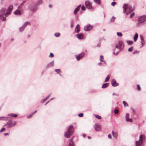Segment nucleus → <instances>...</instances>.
I'll list each match as a JSON object with an SVG mask.
<instances>
[{
	"mask_svg": "<svg viewBox=\"0 0 146 146\" xmlns=\"http://www.w3.org/2000/svg\"><path fill=\"white\" fill-rule=\"evenodd\" d=\"M13 8L12 5H10L8 8L5 12L6 9L3 8L0 10V19H1L2 21H5L6 20L5 16L7 17L9 15Z\"/></svg>",
	"mask_w": 146,
	"mask_h": 146,
	"instance_id": "obj_1",
	"label": "nucleus"
},
{
	"mask_svg": "<svg viewBox=\"0 0 146 146\" xmlns=\"http://www.w3.org/2000/svg\"><path fill=\"white\" fill-rule=\"evenodd\" d=\"M123 13H126V15H128L131 13L130 16V18H131L134 15L133 13H131L133 10V9L130 5H129L127 4H124L123 7Z\"/></svg>",
	"mask_w": 146,
	"mask_h": 146,
	"instance_id": "obj_2",
	"label": "nucleus"
},
{
	"mask_svg": "<svg viewBox=\"0 0 146 146\" xmlns=\"http://www.w3.org/2000/svg\"><path fill=\"white\" fill-rule=\"evenodd\" d=\"M74 131V128L72 125L70 126L67 129V130L65 133L64 136L66 138H68L73 134Z\"/></svg>",
	"mask_w": 146,
	"mask_h": 146,
	"instance_id": "obj_3",
	"label": "nucleus"
},
{
	"mask_svg": "<svg viewBox=\"0 0 146 146\" xmlns=\"http://www.w3.org/2000/svg\"><path fill=\"white\" fill-rule=\"evenodd\" d=\"M145 138L144 135H141L140 136L139 139L138 141H136L135 146H141L143 145L144 141V139Z\"/></svg>",
	"mask_w": 146,
	"mask_h": 146,
	"instance_id": "obj_4",
	"label": "nucleus"
},
{
	"mask_svg": "<svg viewBox=\"0 0 146 146\" xmlns=\"http://www.w3.org/2000/svg\"><path fill=\"white\" fill-rule=\"evenodd\" d=\"M146 21V15H144L140 16L138 19L137 22L139 23H142Z\"/></svg>",
	"mask_w": 146,
	"mask_h": 146,
	"instance_id": "obj_5",
	"label": "nucleus"
},
{
	"mask_svg": "<svg viewBox=\"0 0 146 146\" xmlns=\"http://www.w3.org/2000/svg\"><path fill=\"white\" fill-rule=\"evenodd\" d=\"M85 53L84 52H82L80 54L76 55V57L78 61H79L84 56Z\"/></svg>",
	"mask_w": 146,
	"mask_h": 146,
	"instance_id": "obj_6",
	"label": "nucleus"
},
{
	"mask_svg": "<svg viewBox=\"0 0 146 146\" xmlns=\"http://www.w3.org/2000/svg\"><path fill=\"white\" fill-rule=\"evenodd\" d=\"M94 128L96 131H100L101 129V125L98 123H96L94 125Z\"/></svg>",
	"mask_w": 146,
	"mask_h": 146,
	"instance_id": "obj_7",
	"label": "nucleus"
},
{
	"mask_svg": "<svg viewBox=\"0 0 146 146\" xmlns=\"http://www.w3.org/2000/svg\"><path fill=\"white\" fill-rule=\"evenodd\" d=\"M85 5L86 7L88 9H91L92 8V6L90 1H86L85 2Z\"/></svg>",
	"mask_w": 146,
	"mask_h": 146,
	"instance_id": "obj_8",
	"label": "nucleus"
},
{
	"mask_svg": "<svg viewBox=\"0 0 146 146\" xmlns=\"http://www.w3.org/2000/svg\"><path fill=\"white\" fill-rule=\"evenodd\" d=\"M38 6L35 4L34 6L31 7L30 8V9L32 12H34L37 10Z\"/></svg>",
	"mask_w": 146,
	"mask_h": 146,
	"instance_id": "obj_9",
	"label": "nucleus"
},
{
	"mask_svg": "<svg viewBox=\"0 0 146 146\" xmlns=\"http://www.w3.org/2000/svg\"><path fill=\"white\" fill-rule=\"evenodd\" d=\"M12 121L11 120H9L7 123V124L5 125V126H7V128H10L13 127V125L12 123Z\"/></svg>",
	"mask_w": 146,
	"mask_h": 146,
	"instance_id": "obj_10",
	"label": "nucleus"
},
{
	"mask_svg": "<svg viewBox=\"0 0 146 146\" xmlns=\"http://www.w3.org/2000/svg\"><path fill=\"white\" fill-rule=\"evenodd\" d=\"M93 27V26L90 25H87L84 27V29L86 31H89L91 30Z\"/></svg>",
	"mask_w": 146,
	"mask_h": 146,
	"instance_id": "obj_11",
	"label": "nucleus"
},
{
	"mask_svg": "<svg viewBox=\"0 0 146 146\" xmlns=\"http://www.w3.org/2000/svg\"><path fill=\"white\" fill-rule=\"evenodd\" d=\"M111 84L112 86L115 87L118 85V83H117L114 79H112L111 81Z\"/></svg>",
	"mask_w": 146,
	"mask_h": 146,
	"instance_id": "obj_12",
	"label": "nucleus"
},
{
	"mask_svg": "<svg viewBox=\"0 0 146 146\" xmlns=\"http://www.w3.org/2000/svg\"><path fill=\"white\" fill-rule=\"evenodd\" d=\"M118 45L119 46V49L121 50L122 48L124 47V45L123 42L121 40H119L118 42Z\"/></svg>",
	"mask_w": 146,
	"mask_h": 146,
	"instance_id": "obj_13",
	"label": "nucleus"
},
{
	"mask_svg": "<svg viewBox=\"0 0 146 146\" xmlns=\"http://www.w3.org/2000/svg\"><path fill=\"white\" fill-rule=\"evenodd\" d=\"M84 35L80 33L77 35L76 37L79 39H82L83 38Z\"/></svg>",
	"mask_w": 146,
	"mask_h": 146,
	"instance_id": "obj_14",
	"label": "nucleus"
},
{
	"mask_svg": "<svg viewBox=\"0 0 146 146\" xmlns=\"http://www.w3.org/2000/svg\"><path fill=\"white\" fill-rule=\"evenodd\" d=\"M140 38L141 40V46H140V47H141L142 46H143V42H144V38L143 37V36L142 35H140Z\"/></svg>",
	"mask_w": 146,
	"mask_h": 146,
	"instance_id": "obj_15",
	"label": "nucleus"
},
{
	"mask_svg": "<svg viewBox=\"0 0 146 146\" xmlns=\"http://www.w3.org/2000/svg\"><path fill=\"white\" fill-rule=\"evenodd\" d=\"M31 25V23H30V22L27 21L25 22L24 23V24H23V26H24V27L25 28L27 25Z\"/></svg>",
	"mask_w": 146,
	"mask_h": 146,
	"instance_id": "obj_16",
	"label": "nucleus"
},
{
	"mask_svg": "<svg viewBox=\"0 0 146 146\" xmlns=\"http://www.w3.org/2000/svg\"><path fill=\"white\" fill-rule=\"evenodd\" d=\"M14 14L16 15H20L21 14V13L19 10L17 9L14 12Z\"/></svg>",
	"mask_w": 146,
	"mask_h": 146,
	"instance_id": "obj_17",
	"label": "nucleus"
},
{
	"mask_svg": "<svg viewBox=\"0 0 146 146\" xmlns=\"http://www.w3.org/2000/svg\"><path fill=\"white\" fill-rule=\"evenodd\" d=\"M80 26L78 24L76 28L75 32L76 33H78L80 31Z\"/></svg>",
	"mask_w": 146,
	"mask_h": 146,
	"instance_id": "obj_18",
	"label": "nucleus"
},
{
	"mask_svg": "<svg viewBox=\"0 0 146 146\" xmlns=\"http://www.w3.org/2000/svg\"><path fill=\"white\" fill-rule=\"evenodd\" d=\"M138 35L137 33H136L134 35L133 37L134 41L135 42L136 41L137 39Z\"/></svg>",
	"mask_w": 146,
	"mask_h": 146,
	"instance_id": "obj_19",
	"label": "nucleus"
},
{
	"mask_svg": "<svg viewBox=\"0 0 146 146\" xmlns=\"http://www.w3.org/2000/svg\"><path fill=\"white\" fill-rule=\"evenodd\" d=\"M112 134L113 136L116 138H117V136L118 134L117 133H115L113 131L112 132Z\"/></svg>",
	"mask_w": 146,
	"mask_h": 146,
	"instance_id": "obj_20",
	"label": "nucleus"
},
{
	"mask_svg": "<svg viewBox=\"0 0 146 146\" xmlns=\"http://www.w3.org/2000/svg\"><path fill=\"white\" fill-rule=\"evenodd\" d=\"M54 65V63L53 62H51L48 64L46 66V68H48L50 67L53 66Z\"/></svg>",
	"mask_w": 146,
	"mask_h": 146,
	"instance_id": "obj_21",
	"label": "nucleus"
},
{
	"mask_svg": "<svg viewBox=\"0 0 146 146\" xmlns=\"http://www.w3.org/2000/svg\"><path fill=\"white\" fill-rule=\"evenodd\" d=\"M43 1L42 0H38L37 1L36 3V4L38 5H40L42 3Z\"/></svg>",
	"mask_w": 146,
	"mask_h": 146,
	"instance_id": "obj_22",
	"label": "nucleus"
},
{
	"mask_svg": "<svg viewBox=\"0 0 146 146\" xmlns=\"http://www.w3.org/2000/svg\"><path fill=\"white\" fill-rule=\"evenodd\" d=\"M108 83H104L103 84L102 86V88H105L108 87Z\"/></svg>",
	"mask_w": 146,
	"mask_h": 146,
	"instance_id": "obj_23",
	"label": "nucleus"
},
{
	"mask_svg": "<svg viewBox=\"0 0 146 146\" xmlns=\"http://www.w3.org/2000/svg\"><path fill=\"white\" fill-rule=\"evenodd\" d=\"M129 114L128 113H127L126 115V121L127 122H128L129 121Z\"/></svg>",
	"mask_w": 146,
	"mask_h": 146,
	"instance_id": "obj_24",
	"label": "nucleus"
},
{
	"mask_svg": "<svg viewBox=\"0 0 146 146\" xmlns=\"http://www.w3.org/2000/svg\"><path fill=\"white\" fill-rule=\"evenodd\" d=\"M25 28L23 25L19 29V31L20 32L22 31L25 29Z\"/></svg>",
	"mask_w": 146,
	"mask_h": 146,
	"instance_id": "obj_25",
	"label": "nucleus"
},
{
	"mask_svg": "<svg viewBox=\"0 0 146 146\" xmlns=\"http://www.w3.org/2000/svg\"><path fill=\"white\" fill-rule=\"evenodd\" d=\"M7 117H0V120H7Z\"/></svg>",
	"mask_w": 146,
	"mask_h": 146,
	"instance_id": "obj_26",
	"label": "nucleus"
},
{
	"mask_svg": "<svg viewBox=\"0 0 146 146\" xmlns=\"http://www.w3.org/2000/svg\"><path fill=\"white\" fill-rule=\"evenodd\" d=\"M8 115L12 116L13 117H15L17 116V115L16 114H13V113H11V114H9Z\"/></svg>",
	"mask_w": 146,
	"mask_h": 146,
	"instance_id": "obj_27",
	"label": "nucleus"
},
{
	"mask_svg": "<svg viewBox=\"0 0 146 146\" xmlns=\"http://www.w3.org/2000/svg\"><path fill=\"white\" fill-rule=\"evenodd\" d=\"M79 10L78 9V8H76L74 10V14L75 15H76L77 13V12Z\"/></svg>",
	"mask_w": 146,
	"mask_h": 146,
	"instance_id": "obj_28",
	"label": "nucleus"
},
{
	"mask_svg": "<svg viewBox=\"0 0 146 146\" xmlns=\"http://www.w3.org/2000/svg\"><path fill=\"white\" fill-rule=\"evenodd\" d=\"M127 42L128 44L130 45H131L133 43V42L130 40H127Z\"/></svg>",
	"mask_w": 146,
	"mask_h": 146,
	"instance_id": "obj_29",
	"label": "nucleus"
},
{
	"mask_svg": "<svg viewBox=\"0 0 146 146\" xmlns=\"http://www.w3.org/2000/svg\"><path fill=\"white\" fill-rule=\"evenodd\" d=\"M117 36L119 37H121L122 36V34L121 32H117Z\"/></svg>",
	"mask_w": 146,
	"mask_h": 146,
	"instance_id": "obj_30",
	"label": "nucleus"
},
{
	"mask_svg": "<svg viewBox=\"0 0 146 146\" xmlns=\"http://www.w3.org/2000/svg\"><path fill=\"white\" fill-rule=\"evenodd\" d=\"M109 79H110V75H108L107 76V77L106 78L105 81V82H107L108 81Z\"/></svg>",
	"mask_w": 146,
	"mask_h": 146,
	"instance_id": "obj_31",
	"label": "nucleus"
},
{
	"mask_svg": "<svg viewBox=\"0 0 146 146\" xmlns=\"http://www.w3.org/2000/svg\"><path fill=\"white\" fill-rule=\"evenodd\" d=\"M123 105H124V106L125 107V106H128V104H127L126 103V102L125 101H123Z\"/></svg>",
	"mask_w": 146,
	"mask_h": 146,
	"instance_id": "obj_32",
	"label": "nucleus"
},
{
	"mask_svg": "<svg viewBox=\"0 0 146 146\" xmlns=\"http://www.w3.org/2000/svg\"><path fill=\"white\" fill-rule=\"evenodd\" d=\"M115 17H112L110 19L111 22H114L115 21Z\"/></svg>",
	"mask_w": 146,
	"mask_h": 146,
	"instance_id": "obj_33",
	"label": "nucleus"
},
{
	"mask_svg": "<svg viewBox=\"0 0 146 146\" xmlns=\"http://www.w3.org/2000/svg\"><path fill=\"white\" fill-rule=\"evenodd\" d=\"M94 1L98 5L100 4V0H94Z\"/></svg>",
	"mask_w": 146,
	"mask_h": 146,
	"instance_id": "obj_34",
	"label": "nucleus"
},
{
	"mask_svg": "<svg viewBox=\"0 0 146 146\" xmlns=\"http://www.w3.org/2000/svg\"><path fill=\"white\" fill-rule=\"evenodd\" d=\"M60 35V34L59 33H56L54 34V35L56 37H59Z\"/></svg>",
	"mask_w": 146,
	"mask_h": 146,
	"instance_id": "obj_35",
	"label": "nucleus"
},
{
	"mask_svg": "<svg viewBox=\"0 0 146 146\" xmlns=\"http://www.w3.org/2000/svg\"><path fill=\"white\" fill-rule=\"evenodd\" d=\"M95 117H96L97 118V119H101V117L100 116H99V115H95Z\"/></svg>",
	"mask_w": 146,
	"mask_h": 146,
	"instance_id": "obj_36",
	"label": "nucleus"
},
{
	"mask_svg": "<svg viewBox=\"0 0 146 146\" xmlns=\"http://www.w3.org/2000/svg\"><path fill=\"white\" fill-rule=\"evenodd\" d=\"M103 57L102 55H101L100 56V61L101 62L103 61Z\"/></svg>",
	"mask_w": 146,
	"mask_h": 146,
	"instance_id": "obj_37",
	"label": "nucleus"
},
{
	"mask_svg": "<svg viewBox=\"0 0 146 146\" xmlns=\"http://www.w3.org/2000/svg\"><path fill=\"white\" fill-rule=\"evenodd\" d=\"M54 56V55L52 53H50V55L49 56V57L51 58H52Z\"/></svg>",
	"mask_w": 146,
	"mask_h": 146,
	"instance_id": "obj_38",
	"label": "nucleus"
},
{
	"mask_svg": "<svg viewBox=\"0 0 146 146\" xmlns=\"http://www.w3.org/2000/svg\"><path fill=\"white\" fill-rule=\"evenodd\" d=\"M55 71L57 72V73H59L60 72V69H56L55 70Z\"/></svg>",
	"mask_w": 146,
	"mask_h": 146,
	"instance_id": "obj_39",
	"label": "nucleus"
},
{
	"mask_svg": "<svg viewBox=\"0 0 146 146\" xmlns=\"http://www.w3.org/2000/svg\"><path fill=\"white\" fill-rule=\"evenodd\" d=\"M33 115V114L32 113L31 114L27 116V118H29L31 117V116Z\"/></svg>",
	"mask_w": 146,
	"mask_h": 146,
	"instance_id": "obj_40",
	"label": "nucleus"
},
{
	"mask_svg": "<svg viewBox=\"0 0 146 146\" xmlns=\"http://www.w3.org/2000/svg\"><path fill=\"white\" fill-rule=\"evenodd\" d=\"M24 4H23V3H21L20 5L18 7V9H19L20 8L22 7V6H23Z\"/></svg>",
	"mask_w": 146,
	"mask_h": 146,
	"instance_id": "obj_41",
	"label": "nucleus"
},
{
	"mask_svg": "<svg viewBox=\"0 0 146 146\" xmlns=\"http://www.w3.org/2000/svg\"><path fill=\"white\" fill-rule=\"evenodd\" d=\"M119 111L117 109H115L114 110V113L115 114H117L118 113Z\"/></svg>",
	"mask_w": 146,
	"mask_h": 146,
	"instance_id": "obj_42",
	"label": "nucleus"
},
{
	"mask_svg": "<svg viewBox=\"0 0 146 146\" xmlns=\"http://www.w3.org/2000/svg\"><path fill=\"white\" fill-rule=\"evenodd\" d=\"M81 9L83 11H84L86 9L85 7L84 6H82V7Z\"/></svg>",
	"mask_w": 146,
	"mask_h": 146,
	"instance_id": "obj_43",
	"label": "nucleus"
},
{
	"mask_svg": "<svg viewBox=\"0 0 146 146\" xmlns=\"http://www.w3.org/2000/svg\"><path fill=\"white\" fill-rule=\"evenodd\" d=\"M137 90L138 91H139L141 90L140 87L139 85H137Z\"/></svg>",
	"mask_w": 146,
	"mask_h": 146,
	"instance_id": "obj_44",
	"label": "nucleus"
},
{
	"mask_svg": "<svg viewBox=\"0 0 146 146\" xmlns=\"http://www.w3.org/2000/svg\"><path fill=\"white\" fill-rule=\"evenodd\" d=\"M83 115V114L82 113H80L78 115V116L80 117H82Z\"/></svg>",
	"mask_w": 146,
	"mask_h": 146,
	"instance_id": "obj_45",
	"label": "nucleus"
},
{
	"mask_svg": "<svg viewBox=\"0 0 146 146\" xmlns=\"http://www.w3.org/2000/svg\"><path fill=\"white\" fill-rule=\"evenodd\" d=\"M116 4V2H113L111 3V5L114 6L115 5V4Z\"/></svg>",
	"mask_w": 146,
	"mask_h": 146,
	"instance_id": "obj_46",
	"label": "nucleus"
},
{
	"mask_svg": "<svg viewBox=\"0 0 146 146\" xmlns=\"http://www.w3.org/2000/svg\"><path fill=\"white\" fill-rule=\"evenodd\" d=\"M5 130V128L3 127L0 130V132H2L3 131H4Z\"/></svg>",
	"mask_w": 146,
	"mask_h": 146,
	"instance_id": "obj_47",
	"label": "nucleus"
},
{
	"mask_svg": "<svg viewBox=\"0 0 146 146\" xmlns=\"http://www.w3.org/2000/svg\"><path fill=\"white\" fill-rule=\"evenodd\" d=\"M132 48H133L132 47H131L129 48L128 49V51H130V52L131 51Z\"/></svg>",
	"mask_w": 146,
	"mask_h": 146,
	"instance_id": "obj_48",
	"label": "nucleus"
},
{
	"mask_svg": "<svg viewBox=\"0 0 146 146\" xmlns=\"http://www.w3.org/2000/svg\"><path fill=\"white\" fill-rule=\"evenodd\" d=\"M121 50H119L117 52L116 54H115V53L114 52H113V53L115 55H117L118 54L119 52H120Z\"/></svg>",
	"mask_w": 146,
	"mask_h": 146,
	"instance_id": "obj_49",
	"label": "nucleus"
},
{
	"mask_svg": "<svg viewBox=\"0 0 146 146\" xmlns=\"http://www.w3.org/2000/svg\"><path fill=\"white\" fill-rule=\"evenodd\" d=\"M46 101V100L44 99H43L41 102V103H43Z\"/></svg>",
	"mask_w": 146,
	"mask_h": 146,
	"instance_id": "obj_50",
	"label": "nucleus"
},
{
	"mask_svg": "<svg viewBox=\"0 0 146 146\" xmlns=\"http://www.w3.org/2000/svg\"><path fill=\"white\" fill-rule=\"evenodd\" d=\"M115 48H118L119 49V45H116L115 46Z\"/></svg>",
	"mask_w": 146,
	"mask_h": 146,
	"instance_id": "obj_51",
	"label": "nucleus"
},
{
	"mask_svg": "<svg viewBox=\"0 0 146 146\" xmlns=\"http://www.w3.org/2000/svg\"><path fill=\"white\" fill-rule=\"evenodd\" d=\"M133 121V119L131 118L129 119V121H130V122H132Z\"/></svg>",
	"mask_w": 146,
	"mask_h": 146,
	"instance_id": "obj_52",
	"label": "nucleus"
},
{
	"mask_svg": "<svg viewBox=\"0 0 146 146\" xmlns=\"http://www.w3.org/2000/svg\"><path fill=\"white\" fill-rule=\"evenodd\" d=\"M16 121H15L13 123H12V124H13V126H15V125H16Z\"/></svg>",
	"mask_w": 146,
	"mask_h": 146,
	"instance_id": "obj_53",
	"label": "nucleus"
},
{
	"mask_svg": "<svg viewBox=\"0 0 146 146\" xmlns=\"http://www.w3.org/2000/svg\"><path fill=\"white\" fill-rule=\"evenodd\" d=\"M111 135L110 134H109L108 135V137L109 138H111Z\"/></svg>",
	"mask_w": 146,
	"mask_h": 146,
	"instance_id": "obj_54",
	"label": "nucleus"
},
{
	"mask_svg": "<svg viewBox=\"0 0 146 146\" xmlns=\"http://www.w3.org/2000/svg\"><path fill=\"white\" fill-rule=\"evenodd\" d=\"M81 6V5L80 4L78 6L77 8H78V9L79 10L80 8V7Z\"/></svg>",
	"mask_w": 146,
	"mask_h": 146,
	"instance_id": "obj_55",
	"label": "nucleus"
},
{
	"mask_svg": "<svg viewBox=\"0 0 146 146\" xmlns=\"http://www.w3.org/2000/svg\"><path fill=\"white\" fill-rule=\"evenodd\" d=\"M51 94V93L50 94H49L46 98H47V99L48 98L50 97V95Z\"/></svg>",
	"mask_w": 146,
	"mask_h": 146,
	"instance_id": "obj_56",
	"label": "nucleus"
},
{
	"mask_svg": "<svg viewBox=\"0 0 146 146\" xmlns=\"http://www.w3.org/2000/svg\"><path fill=\"white\" fill-rule=\"evenodd\" d=\"M100 43L98 44L97 45V46L98 47H100Z\"/></svg>",
	"mask_w": 146,
	"mask_h": 146,
	"instance_id": "obj_57",
	"label": "nucleus"
},
{
	"mask_svg": "<svg viewBox=\"0 0 146 146\" xmlns=\"http://www.w3.org/2000/svg\"><path fill=\"white\" fill-rule=\"evenodd\" d=\"M98 64L99 66H101L102 64V63L101 62H100L98 63Z\"/></svg>",
	"mask_w": 146,
	"mask_h": 146,
	"instance_id": "obj_58",
	"label": "nucleus"
},
{
	"mask_svg": "<svg viewBox=\"0 0 146 146\" xmlns=\"http://www.w3.org/2000/svg\"><path fill=\"white\" fill-rule=\"evenodd\" d=\"M48 7L49 8H51L52 7V5H48Z\"/></svg>",
	"mask_w": 146,
	"mask_h": 146,
	"instance_id": "obj_59",
	"label": "nucleus"
},
{
	"mask_svg": "<svg viewBox=\"0 0 146 146\" xmlns=\"http://www.w3.org/2000/svg\"><path fill=\"white\" fill-rule=\"evenodd\" d=\"M36 110H35V111L33 112V113H32L33 114V115L34 113H36Z\"/></svg>",
	"mask_w": 146,
	"mask_h": 146,
	"instance_id": "obj_60",
	"label": "nucleus"
},
{
	"mask_svg": "<svg viewBox=\"0 0 146 146\" xmlns=\"http://www.w3.org/2000/svg\"><path fill=\"white\" fill-rule=\"evenodd\" d=\"M8 133H5L4 134V135H5V136H6V135H8Z\"/></svg>",
	"mask_w": 146,
	"mask_h": 146,
	"instance_id": "obj_61",
	"label": "nucleus"
},
{
	"mask_svg": "<svg viewBox=\"0 0 146 146\" xmlns=\"http://www.w3.org/2000/svg\"><path fill=\"white\" fill-rule=\"evenodd\" d=\"M26 2V1H23V2H22V3H23V4H24Z\"/></svg>",
	"mask_w": 146,
	"mask_h": 146,
	"instance_id": "obj_62",
	"label": "nucleus"
},
{
	"mask_svg": "<svg viewBox=\"0 0 146 146\" xmlns=\"http://www.w3.org/2000/svg\"><path fill=\"white\" fill-rule=\"evenodd\" d=\"M49 102H50V101H48V102H47L46 103V104H45V106H46V104H48V103Z\"/></svg>",
	"mask_w": 146,
	"mask_h": 146,
	"instance_id": "obj_63",
	"label": "nucleus"
},
{
	"mask_svg": "<svg viewBox=\"0 0 146 146\" xmlns=\"http://www.w3.org/2000/svg\"><path fill=\"white\" fill-rule=\"evenodd\" d=\"M88 138L90 139H91V137H90V136H88Z\"/></svg>",
	"mask_w": 146,
	"mask_h": 146,
	"instance_id": "obj_64",
	"label": "nucleus"
}]
</instances>
